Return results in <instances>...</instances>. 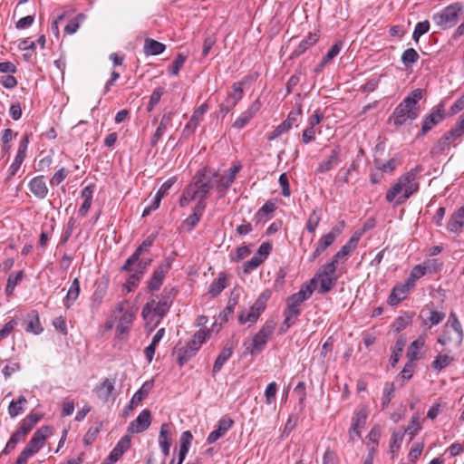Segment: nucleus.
I'll return each instance as SVG.
<instances>
[{
	"label": "nucleus",
	"mask_w": 464,
	"mask_h": 464,
	"mask_svg": "<svg viewBox=\"0 0 464 464\" xmlns=\"http://www.w3.org/2000/svg\"><path fill=\"white\" fill-rule=\"evenodd\" d=\"M422 171V167L418 165L402 175L398 181L392 186L386 193L385 198L388 202H392L398 197L395 207L403 204L420 188L418 175Z\"/></svg>",
	"instance_id": "obj_1"
},
{
	"label": "nucleus",
	"mask_w": 464,
	"mask_h": 464,
	"mask_svg": "<svg viewBox=\"0 0 464 464\" xmlns=\"http://www.w3.org/2000/svg\"><path fill=\"white\" fill-rule=\"evenodd\" d=\"M422 99V90L415 89L394 109L389 118L395 127H400L407 121H414L420 114L418 102Z\"/></svg>",
	"instance_id": "obj_2"
},
{
	"label": "nucleus",
	"mask_w": 464,
	"mask_h": 464,
	"mask_svg": "<svg viewBox=\"0 0 464 464\" xmlns=\"http://www.w3.org/2000/svg\"><path fill=\"white\" fill-rule=\"evenodd\" d=\"M336 269L333 263L323 265L310 280V285L315 287V285L318 284V292L320 294L329 293L335 286L338 280Z\"/></svg>",
	"instance_id": "obj_3"
},
{
	"label": "nucleus",
	"mask_w": 464,
	"mask_h": 464,
	"mask_svg": "<svg viewBox=\"0 0 464 464\" xmlns=\"http://www.w3.org/2000/svg\"><path fill=\"white\" fill-rule=\"evenodd\" d=\"M218 176L217 172L210 175V170L208 168H203L195 174L192 182L196 185L195 188L198 196V202L206 203L205 200L213 188L214 183H217Z\"/></svg>",
	"instance_id": "obj_4"
},
{
	"label": "nucleus",
	"mask_w": 464,
	"mask_h": 464,
	"mask_svg": "<svg viewBox=\"0 0 464 464\" xmlns=\"http://www.w3.org/2000/svg\"><path fill=\"white\" fill-rule=\"evenodd\" d=\"M462 10V3H454L446 6L440 12L434 14L432 15V21L442 30L451 28L457 24L459 15Z\"/></svg>",
	"instance_id": "obj_5"
},
{
	"label": "nucleus",
	"mask_w": 464,
	"mask_h": 464,
	"mask_svg": "<svg viewBox=\"0 0 464 464\" xmlns=\"http://www.w3.org/2000/svg\"><path fill=\"white\" fill-rule=\"evenodd\" d=\"M463 337L464 334L461 324L455 314L451 313L443 334L438 339V343L445 345L455 342L457 345H460L463 341Z\"/></svg>",
	"instance_id": "obj_6"
},
{
	"label": "nucleus",
	"mask_w": 464,
	"mask_h": 464,
	"mask_svg": "<svg viewBox=\"0 0 464 464\" xmlns=\"http://www.w3.org/2000/svg\"><path fill=\"white\" fill-rule=\"evenodd\" d=\"M270 298V293L268 291L263 292L249 310L244 309L238 314V323L245 324L246 323L256 324L261 314L266 307V303Z\"/></svg>",
	"instance_id": "obj_7"
},
{
	"label": "nucleus",
	"mask_w": 464,
	"mask_h": 464,
	"mask_svg": "<svg viewBox=\"0 0 464 464\" xmlns=\"http://www.w3.org/2000/svg\"><path fill=\"white\" fill-rule=\"evenodd\" d=\"M171 305L168 304L166 301H162L161 299L156 302L155 299H150L142 308L141 314L144 319H149L153 321V317H158L156 321V324H158L160 319L167 314Z\"/></svg>",
	"instance_id": "obj_8"
},
{
	"label": "nucleus",
	"mask_w": 464,
	"mask_h": 464,
	"mask_svg": "<svg viewBox=\"0 0 464 464\" xmlns=\"http://www.w3.org/2000/svg\"><path fill=\"white\" fill-rule=\"evenodd\" d=\"M445 117V104L440 102L436 106V109L423 120L421 130L419 136L428 133L434 126L442 121Z\"/></svg>",
	"instance_id": "obj_9"
},
{
	"label": "nucleus",
	"mask_w": 464,
	"mask_h": 464,
	"mask_svg": "<svg viewBox=\"0 0 464 464\" xmlns=\"http://www.w3.org/2000/svg\"><path fill=\"white\" fill-rule=\"evenodd\" d=\"M170 267L171 261L169 259H165L159 265V266L154 270L150 281L148 282L149 291L154 292L160 288L163 279L169 271Z\"/></svg>",
	"instance_id": "obj_10"
},
{
	"label": "nucleus",
	"mask_w": 464,
	"mask_h": 464,
	"mask_svg": "<svg viewBox=\"0 0 464 464\" xmlns=\"http://www.w3.org/2000/svg\"><path fill=\"white\" fill-rule=\"evenodd\" d=\"M155 236H149L134 251V253L125 261L121 271L130 272L133 265L139 260L143 252L147 251L153 244Z\"/></svg>",
	"instance_id": "obj_11"
},
{
	"label": "nucleus",
	"mask_w": 464,
	"mask_h": 464,
	"mask_svg": "<svg viewBox=\"0 0 464 464\" xmlns=\"http://www.w3.org/2000/svg\"><path fill=\"white\" fill-rule=\"evenodd\" d=\"M151 423V413L150 410H143L138 417L128 426V431L130 433H141L145 431Z\"/></svg>",
	"instance_id": "obj_12"
},
{
	"label": "nucleus",
	"mask_w": 464,
	"mask_h": 464,
	"mask_svg": "<svg viewBox=\"0 0 464 464\" xmlns=\"http://www.w3.org/2000/svg\"><path fill=\"white\" fill-rule=\"evenodd\" d=\"M367 416L366 407H362L354 412V415L352 418V425L350 429V440H354L353 434L357 437L361 436V430L366 424Z\"/></svg>",
	"instance_id": "obj_13"
},
{
	"label": "nucleus",
	"mask_w": 464,
	"mask_h": 464,
	"mask_svg": "<svg viewBox=\"0 0 464 464\" xmlns=\"http://www.w3.org/2000/svg\"><path fill=\"white\" fill-rule=\"evenodd\" d=\"M52 430L49 426H43L38 429L31 438L25 448L31 450L34 454L43 447L44 440L51 435Z\"/></svg>",
	"instance_id": "obj_14"
},
{
	"label": "nucleus",
	"mask_w": 464,
	"mask_h": 464,
	"mask_svg": "<svg viewBox=\"0 0 464 464\" xmlns=\"http://www.w3.org/2000/svg\"><path fill=\"white\" fill-rule=\"evenodd\" d=\"M341 151L342 149L339 145L335 146L329 155V157L322 160L316 169L318 173H325L333 169L341 162Z\"/></svg>",
	"instance_id": "obj_15"
},
{
	"label": "nucleus",
	"mask_w": 464,
	"mask_h": 464,
	"mask_svg": "<svg viewBox=\"0 0 464 464\" xmlns=\"http://www.w3.org/2000/svg\"><path fill=\"white\" fill-rule=\"evenodd\" d=\"M153 386L152 381H148L143 383L141 388H140L130 399V403L123 411V415L126 416L131 411L140 401H142L149 394L150 391Z\"/></svg>",
	"instance_id": "obj_16"
},
{
	"label": "nucleus",
	"mask_w": 464,
	"mask_h": 464,
	"mask_svg": "<svg viewBox=\"0 0 464 464\" xmlns=\"http://www.w3.org/2000/svg\"><path fill=\"white\" fill-rule=\"evenodd\" d=\"M208 103L201 104L197 110L194 111L190 120L186 124L182 136L188 137V135L194 133L196 130L200 120L202 119L203 115L208 111Z\"/></svg>",
	"instance_id": "obj_17"
},
{
	"label": "nucleus",
	"mask_w": 464,
	"mask_h": 464,
	"mask_svg": "<svg viewBox=\"0 0 464 464\" xmlns=\"http://www.w3.org/2000/svg\"><path fill=\"white\" fill-rule=\"evenodd\" d=\"M314 286L310 285H304L297 293L291 295L286 299V304L300 308L301 304L307 300L313 294Z\"/></svg>",
	"instance_id": "obj_18"
},
{
	"label": "nucleus",
	"mask_w": 464,
	"mask_h": 464,
	"mask_svg": "<svg viewBox=\"0 0 464 464\" xmlns=\"http://www.w3.org/2000/svg\"><path fill=\"white\" fill-rule=\"evenodd\" d=\"M261 108L259 99H256L233 123V127L243 129Z\"/></svg>",
	"instance_id": "obj_19"
},
{
	"label": "nucleus",
	"mask_w": 464,
	"mask_h": 464,
	"mask_svg": "<svg viewBox=\"0 0 464 464\" xmlns=\"http://www.w3.org/2000/svg\"><path fill=\"white\" fill-rule=\"evenodd\" d=\"M413 286L406 280L404 284L395 285L389 295L388 304L392 306L397 305L406 298L407 294Z\"/></svg>",
	"instance_id": "obj_20"
},
{
	"label": "nucleus",
	"mask_w": 464,
	"mask_h": 464,
	"mask_svg": "<svg viewBox=\"0 0 464 464\" xmlns=\"http://www.w3.org/2000/svg\"><path fill=\"white\" fill-rule=\"evenodd\" d=\"M234 420L231 418H222L218 420V428L214 430L207 438V442L212 444L219 438L223 437L227 431L233 426Z\"/></svg>",
	"instance_id": "obj_21"
},
{
	"label": "nucleus",
	"mask_w": 464,
	"mask_h": 464,
	"mask_svg": "<svg viewBox=\"0 0 464 464\" xmlns=\"http://www.w3.org/2000/svg\"><path fill=\"white\" fill-rule=\"evenodd\" d=\"M241 168L242 167L240 164L232 166L228 170V172H229L228 175L226 177H221L218 180L217 190L218 191L220 196L225 195L227 190L229 188L231 184L234 182L236 176L240 171Z\"/></svg>",
	"instance_id": "obj_22"
},
{
	"label": "nucleus",
	"mask_w": 464,
	"mask_h": 464,
	"mask_svg": "<svg viewBox=\"0 0 464 464\" xmlns=\"http://www.w3.org/2000/svg\"><path fill=\"white\" fill-rule=\"evenodd\" d=\"M283 314L285 319L280 327V334L286 333L289 328L296 323L297 318L301 314V308H296L287 304Z\"/></svg>",
	"instance_id": "obj_23"
},
{
	"label": "nucleus",
	"mask_w": 464,
	"mask_h": 464,
	"mask_svg": "<svg viewBox=\"0 0 464 464\" xmlns=\"http://www.w3.org/2000/svg\"><path fill=\"white\" fill-rule=\"evenodd\" d=\"M464 227V205L461 206L457 211H455L448 224L447 229L450 233L459 234Z\"/></svg>",
	"instance_id": "obj_24"
},
{
	"label": "nucleus",
	"mask_w": 464,
	"mask_h": 464,
	"mask_svg": "<svg viewBox=\"0 0 464 464\" xmlns=\"http://www.w3.org/2000/svg\"><path fill=\"white\" fill-rule=\"evenodd\" d=\"M28 186L30 191L40 199L44 198L48 194V188L44 176L34 177L31 179Z\"/></svg>",
	"instance_id": "obj_25"
},
{
	"label": "nucleus",
	"mask_w": 464,
	"mask_h": 464,
	"mask_svg": "<svg viewBox=\"0 0 464 464\" xmlns=\"http://www.w3.org/2000/svg\"><path fill=\"white\" fill-rule=\"evenodd\" d=\"M336 234H334L333 231L323 236L318 241L317 246L311 255L309 261L314 262L322 255V253L334 242Z\"/></svg>",
	"instance_id": "obj_26"
},
{
	"label": "nucleus",
	"mask_w": 464,
	"mask_h": 464,
	"mask_svg": "<svg viewBox=\"0 0 464 464\" xmlns=\"http://www.w3.org/2000/svg\"><path fill=\"white\" fill-rule=\"evenodd\" d=\"M172 116H173V112H171V111L164 113L162 115L160 124L150 140V145L152 147L156 146L158 141L162 138L168 126L172 121Z\"/></svg>",
	"instance_id": "obj_27"
},
{
	"label": "nucleus",
	"mask_w": 464,
	"mask_h": 464,
	"mask_svg": "<svg viewBox=\"0 0 464 464\" xmlns=\"http://www.w3.org/2000/svg\"><path fill=\"white\" fill-rule=\"evenodd\" d=\"M114 383L112 380L104 379L95 389L97 397L103 402H108L114 391Z\"/></svg>",
	"instance_id": "obj_28"
},
{
	"label": "nucleus",
	"mask_w": 464,
	"mask_h": 464,
	"mask_svg": "<svg viewBox=\"0 0 464 464\" xmlns=\"http://www.w3.org/2000/svg\"><path fill=\"white\" fill-rule=\"evenodd\" d=\"M233 349H234V345L232 343L231 344L227 343L224 346V348L222 349V351L220 352V353L218 354V356L217 357V359L214 362L213 369H212L213 376L222 369L225 362L231 357V355L233 353Z\"/></svg>",
	"instance_id": "obj_29"
},
{
	"label": "nucleus",
	"mask_w": 464,
	"mask_h": 464,
	"mask_svg": "<svg viewBox=\"0 0 464 464\" xmlns=\"http://www.w3.org/2000/svg\"><path fill=\"white\" fill-rule=\"evenodd\" d=\"M166 50V45L152 38H146L143 45V53L146 56L158 55Z\"/></svg>",
	"instance_id": "obj_30"
},
{
	"label": "nucleus",
	"mask_w": 464,
	"mask_h": 464,
	"mask_svg": "<svg viewBox=\"0 0 464 464\" xmlns=\"http://www.w3.org/2000/svg\"><path fill=\"white\" fill-rule=\"evenodd\" d=\"M244 90L243 82H237L232 85V91L227 94L225 102L229 104L230 107H236L238 102L243 98Z\"/></svg>",
	"instance_id": "obj_31"
},
{
	"label": "nucleus",
	"mask_w": 464,
	"mask_h": 464,
	"mask_svg": "<svg viewBox=\"0 0 464 464\" xmlns=\"http://www.w3.org/2000/svg\"><path fill=\"white\" fill-rule=\"evenodd\" d=\"M318 41V35L316 34L310 33L304 40L301 41L296 49L294 50L290 58L298 57L311 46H313Z\"/></svg>",
	"instance_id": "obj_32"
},
{
	"label": "nucleus",
	"mask_w": 464,
	"mask_h": 464,
	"mask_svg": "<svg viewBox=\"0 0 464 464\" xmlns=\"http://www.w3.org/2000/svg\"><path fill=\"white\" fill-rule=\"evenodd\" d=\"M106 293H107V284L104 282H96L95 283V290L91 298L92 309L99 308L104 296L106 295Z\"/></svg>",
	"instance_id": "obj_33"
},
{
	"label": "nucleus",
	"mask_w": 464,
	"mask_h": 464,
	"mask_svg": "<svg viewBox=\"0 0 464 464\" xmlns=\"http://www.w3.org/2000/svg\"><path fill=\"white\" fill-rule=\"evenodd\" d=\"M205 208L206 203H197V205L193 208V213L190 216H188L185 220V224L188 227L189 229H192L199 222Z\"/></svg>",
	"instance_id": "obj_34"
},
{
	"label": "nucleus",
	"mask_w": 464,
	"mask_h": 464,
	"mask_svg": "<svg viewBox=\"0 0 464 464\" xmlns=\"http://www.w3.org/2000/svg\"><path fill=\"white\" fill-rule=\"evenodd\" d=\"M27 403V400L24 395H20L17 400H14L9 403L8 414L11 418H15L24 411V406Z\"/></svg>",
	"instance_id": "obj_35"
},
{
	"label": "nucleus",
	"mask_w": 464,
	"mask_h": 464,
	"mask_svg": "<svg viewBox=\"0 0 464 464\" xmlns=\"http://www.w3.org/2000/svg\"><path fill=\"white\" fill-rule=\"evenodd\" d=\"M174 354H177V362L179 366H183L187 363L193 356L196 355V352L193 349L188 348V345H184L182 347H176Z\"/></svg>",
	"instance_id": "obj_36"
},
{
	"label": "nucleus",
	"mask_w": 464,
	"mask_h": 464,
	"mask_svg": "<svg viewBox=\"0 0 464 464\" xmlns=\"http://www.w3.org/2000/svg\"><path fill=\"white\" fill-rule=\"evenodd\" d=\"M79 294H80V282H79L78 278H75L72 281V283L67 292L65 300L63 302L64 306L66 308H70L71 305L73 304V302L78 298Z\"/></svg>",
	"instance_id": "obj_37"
},
{
	"label": "nucleus",
	"mask_w": 464,
	"mask_h": 464,
	"mask_svg": "<svg viewBox=\"0 0 464 464\" xmlns=\"http://www.w3.org/2000/svg\"><path fill=\"white\" fill-rule=\"evenodd\" d=\"M208 334V332L205 330H198L195 333L192 339L186 343V345H188V348L193 349L194 352L198 353L201 345L206 342Z\"/></svg>",
	"instance_id": "obj_38"
},
{
	"label": "nucleus",
	"mask_w": 464,
	"mask_h": 464,
	"mask_svg": "<svg viewBox=\"0 0 464 464\" xmlns=\"http://www.w3.org/2000/svg\"><path fill=\"white\" fill-rule=\"evenodd\" d=\"M227 275L220 273L218 278L214 280L208 288V293L212 297L218 295L226 288Z\"/></svg>",
	"instance_id": "obj_39"
},
{
	"label": "nucleus",
	"mask_w": 464,
	"mask_h": 464,
	"mask_svg": "<svg viewBox=\"0 0 464 464\" xmlns=\"http://www.w3.org/2000/svg\"><path fill=\"white\" fill-rule=\"evenodd\" d=\"M405 339L402 337L398 338V340L395 343L394 348L392 350L391 358H390V363L392 368L396 366L400 360V356L403 351V348L405 346Z\"/></svg>",
	"instance_id": "obj_40"
},
{
	"label": "nucleus",
	"mask_w": 464,
	"mask_h": 464,
	"mask_svg": "<svg viewBox=\"0 0 464 464\" xmlns=\"http://www.w3.org/2000/svg\"><path fill=\"white\" fill-rule=\"evenodd\" d=\"M419 58L420 55L414 48H408L402 53L401 60L406 68H410Z\"/></svg>",
	"instance_id": "obj_41"
},
{
	"label": "nucleus",
	"mask_w": 464,
	"mask_h": 464,
	"mask_svg": "<svg viewBox=\"0 0 464 464\" xmlns=\"http://www.w3.org/2000/svg\"><path fill=\"white\" fill-rule=\"evenodd\" d=\"M266 343H267V340L256 333L253 338L251 347L247 348V350H249V353L252 355L260 353L263 351V349L265 348Z\"/></svg>",
	"instance_id": "obj_42"
},
{
	"label": "nucleus",
	"mask_w": 464,
	"mask_h": 464,
	"mask_svg": "<svg viewBox=\"0 0 464 464\" xmlns=\"http://www.w3.org/2000/svg\"><path fill=\"white\" fill-rule=\"evenodd\" d=\"M320 220H321L320 210L318 208H314L307 219L305 228L310 233H314Z\"/></svg>",
	"instance_id": "obj_43"
},
{
	"label": "nucleus",
	"mask_w": 464,
	"mask_h": 464,
	"mask_svg": "<svg viewBox=\"0 0 464 464\" xmlns=\"http://www.w3.org/2000/svg\"><path fill=\"white\" fill-rule=\"evenodd\" d=\"M343 43L337 42L335 43L327 52L325 56L323 58L320 63V67H324L331 60H333L335 56H337L342 50Z\"/></svg>",
	"instance_id": "obj_44"
},
{
	"label": "nucleus",
	"mask_w": 464,
	"mask_h": 464,
	"mask_svg": "<svg viewBox=\"0 0 464 464\" xmlns=\"http://www.w3.org/2000/svg\"><path fill=\"white\" fill-rule=\"evenodd\" d=\"M405 435V431H402V430H394L392 434L391 442H390V450L392 453H394L397 451L401 444L403 440Z\"/></svg>",
	"instance_id": "obj_45"
},
{
	"label": "nucleus",
	"mask_w": 464,
	"mask_h": 464,
	"mask_svg": "<svg viewBox=\"0 0 464 464\" xmlns=\"http://www.w3.org/2000/svg\"><path fill=\"white\" fill-rule=\"evenodd\" d=\"M29 144V136L26 134L22 140L20 141L19 148L16 153V156L14 158V161H16L19 164H23L25 157H26V150Z\"/></svg>",
	"instance_id": "obj_46"
},
{
	"label": "nucleus",
	"mask_w": 464,
	"mask_h": 464,
	"mask_svg": "<svg viewBox=\"0 0 464 464\" xmlns=\"http://www.w3.org/2000/svg\"><path fill=\"white\" fill-rule=\"evenodd\" d=\"M453 358L448 354H439L432 362V367L435 370L441 371L450 364Z\"/></svg>",
	"instance_id": "obj_47"
},
{
	"label": "nucleus",
	"mask_w": 464,
	"mask_h": 464,
	"mask_svg": "<svg viewBox=\"0 0 464 464\" xmlns=\"http://www.w3.org/2000/svg\"><path fill=\"white\" fill-rule=\"evenodd\" d=\"M276 326V323L274 320H267L257 332V334L268 341L272 336Z\"/></svg>",
	"instance_id": "obj_48"
},
{
	"label": "nucleus",
	"mask_w": 464,
	"mask_h": 464,
	"mask_svg": "<svg viewBox=\"0 0 464 464\" xmlns=\"http://www.w3.org/2000/svg\"><path fill=\"white\" fill-rule=\"evenodd\" d=\"M430 30V22L428 20H425L423 22H419L416 26H415V29L412 33V39L418 43L419 42V39L421 35H423L424 34L428 33Z\"/></svg>",
	"instance_id": "obj_49"
},
{
	"label": "nucleus",
	"mask_w": 464,
	"mask_h": 464,
	"mask_svg": "<svg viewBox=\"0 0 464 464\" xmlns=\"http://www.w3.org/2000/svg\"><path fill=\"white\" fill-rule=\"evenodd\" d=\"M411 323V316L409 314H404L401 316H399L395 319V321L392 324V328L394 332L400 333L403 329L407 327Z\"/></svg>",
	"instance_id": "obj_50"
},
{
	"label": "nucleus",
	"mask_w": 464,
	"mask_h": 464,
	"mask_svg": "<svg viewBox=\"0 0 464 464\" xmlns=\"http://www.w3.org/2000/svg\"><path fill=\"white\" fill-rule=\"evenodd\" d=\"M425 274L426 268L424 266L420 265L415 266L411 271L409 277L407 278L409 285H411L414 287L416 280L422 277Z\"/></svg>",
	"instance_id": "obj_51"
},
{
	"label": "nucleus",
	"mask_w": 464,
	"mask_h": 464,
	"mask_svg": "<svg viewBox=\"0 0 464 464\" xmlns=\"http://www.w3.org/2000/svg\"><path fill=\"white\" fill-rule=\"evenodd\" d=\"M395 391L393 382H386L383 387V397L382 401V408H386L392 401V394Z\"/></svg>",
	"instance_id": "obj_52"
},
{
	"label": "nucleus",
	"mask_w": 464,
	"mask_h": 464,
	"mask_svg": "<svg viewBox=\"0 0 464 464\" xmlns=\"http://www.w3.org/2000/svg\"><path fill=\"white\" fill-rule=\"evenodd\" d=\"M423 345L424 341H422L421 339H417L411 343L407 353L411 362H413L418 359V351L421 347H423Z\"/></svg>",
	"instance_id": "obj_53"
},
{
	"label": "nucleus",
	"mask_w": 464,
	"mask_h": 464,
	"mask_svg": "<svg viewBox=\"0 0 464 464\" xmlns=\"http://www.w3.org/2000/svg\"><path fill=\"white\" fill-rule=\"evenodd\" d=\"M421 429L420 423L419 422V419L416 416L411 418V420L406 429H401L402 431L408 433L410 435V440H411L418 431Z\"/></svg>",
	"instance_id": "obj_54"
},
{
	"label": "nucleus",
	"mask_w": 464,
	"mask_h": 464,
	"mask_svg": "<svg viewBox=\"0 0 464 464\" xmlns=\"http://www.w3.org/2000/svg\"><path fill=\"white\" fill-rule=\"evenodd\" d=\"M33 318L27 323L25 331L32 332L35 334H40L43 331V328L39 322V317L36 312H34Z\"/></svg>",
	"instance_id": "obj_55"
},
{
	"label": "nucleus",
	"mask_w": 464,
	"mask_h": 464,
	"mask_svg": "<svg viewBox=\"0 0 464 464\" xmlns=\"http://www.w3.org/2000/svg\"><path fill=\"white\" fill-rule=\"evenodd\" d=\"M290 126L288 124V122H285V121L280 123L277 127H276V129L271 131L268 136H267V140H275L276 138H278L279 136H281L282 134L287 132L289 130H290Z\"/></svg>",
	"instance_id": "obj_56"
},
{
	"label": "nucleus",
	"mask_w": 464,
	"mask_h": 464,
	"mask_svg": "<svg viewBox=\"0 0 464 464\" xmlns=\"http://www.w3.org/2000/svg\"><path fill=\"white\" fill-rule=\"evenodd\" d=\"M185 62H186V56L183 55L182 53H179L177 55V57L175 58L171 67L169 68V74L173 75V76L178 75L180 68L183 66Z\"/></svg>",
	"instance_id": "obj_57"
},
{
	"label": "nucleus",
	"mask_w": 464,
	"mask_h": 464,
	"mask_svg": "<svg viewBox=\"0 0 464 464\" xmlns=\"http://www.w3.org/2000/svg\"><path fill=\"white\" fill-rule=\"evenodd\" d=\"M451 140L444 134L437 142L435 147L433 148V151L435 153H443L446 150L450 149V146L451 144Z\"/></svg>",
	"instance_id": "obj_58"
},
{
	"label": "nucleus",
	"mask_w": 464,
	"mask_h": 464,
	"mask_svg": "<svg viewBox=\"0 0 464 464\" xmlns=\"http://www.w3.org/2000/svg\"><path fill=\"white\" fill-rule=\"evenodd\" d=\"M192 439H193V436L190 431L187 430V431L182 432V434L180 436V440H179V441H180L179 451H182V453L183 452L188 453Z\"/></svg>",
	"instance_id": "obj_59"
},
{
	"label": "nucleus",
	"mask_w": 464,
	"mask_h": 464,
	"mask_svg": "<svg viewBox=\"0 0 464 464\" xmlns=\"http://www.w3.org/2000/svg\"><path fill=\"white\" fill-rule=\"evenodd\" d=\"M263 263L262 256H252V258L244 264V273L248 274L257 268Z\"/></svg>",
	"instance_id": "obj_60"
},
{
	"label": "nucleus",
	"mask_w": 464,
	"mask_h": 464,
	"mask_svg": "<svg viewBox=\"0 0 464 464\" xmlns=\"http://www.w3.org/2000/svg\"><path fill=\"white\" fill-rule=\"evenodd\" d=\"M23 278V271H19L15 276H9L6 285V292L7 294H10L13 292L16 285L22 280Z\"/></svg>",
	"instance_id": "obj_61"
},
{
	"label": "nucleus",
	"mask_w": 464,
	"mask_h": 464,
	"mask_svg": "<svg viewBox=\"0 0 464 464\" xmlns=\"http://www.w3.org/2000/svg\"><path fill=\"white\" fill-rule=\"evenodd\" d=\"M151 261L152 260L150 258H140V257L139 260L135 263L136 268L132 269L131 271H134L142 276L144 272L146 271V269L150 266Z\"/></svg>",
	"instance_id": "obj_62"
},
{
	"label": "nucleus",
	"mask_w": 464,
	"mask_h": 464,
	"mask_svg": "<svg viewBox=\"0 0 464 464\" xmlns=\"http://www.w3.org/2000/svg\"><path fill=\"white\" fill-rule=\"evenodd\" d=\"M276 392H277L276 383L275 382H270L265 391L266 404L272 403V401L276 398Z\"/></svg>",
	"instance_id": "obj_63"
},
{
	"label": "nucleus",
	"mask_w": 464,
	"mask_h": 464,
	"mask_svg": "<svg viewBox=\"0 0 464 464\" xmlns=\"http://www.w3.org/2000/svg\"><path fill=\"white\" fill-rule=\"evenodd\" d=\"M323 464H338V459L336 454L329 448L325 450L324 454Z\"/></svg>",
	"instance_id": "obj_64"
}]
</instances>
